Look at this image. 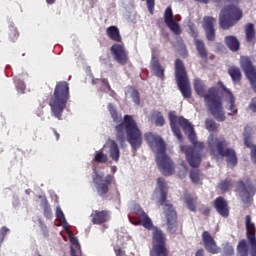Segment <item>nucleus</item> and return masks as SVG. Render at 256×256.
<instances>
[{"instance_id":"obj_1","label":"nucleus","mask_w":256,"mask_h":256,"mask_svg":"<svg viewBox=\"0 0 256 256\" xmlns=\"http://www.w3.org/2000/svg\"><path fill=\"white\" fill-rule=\"evenodd\" d=\"M168 117L171 129L179 141L183 139L179 126L182 127L185 133H188V139L192 146L182 145L180 146V149L182 153L186 155L188 165L193 169H197L203 161V149H205V143L197 141V134L195 133L193 125L189 123V120L183 118V116H176L175 112H169Z\"/></svg>"},{"instance_id":"obj_2","label":"nucleus","mask_w":256,"mask_h":256,"mask_svg":"<svg viewBox=\"0 0 256 256\" xmlns=\"http://www.w3.org/2000/svg\"><path fill=\"white\" fill-rule=\"evenodd\" d=\"M108 111L114 121V123H119L115 127L116 140L120 145L125 143V140L131 145L134 151H137L143 145V134L141 129L137 125L135 119L131 115H124V120L121 114L117 111V108L112 103L108 104Z\"/></svg>"},{"instance_id":"obj_3","label":"nucleus","mask_w":256,"mask_h":256,"mask_svg":"<svg viewBox=\"0 0 256 256\" xmlns=\"http://www.w3.org/2000/svg\"><path fill=\"white\" fill-rule=\"evenodd\" d=\"M135 218H130L132 225H141L144 229L152 231V249L150 250V256H169V249L167 248V235L161 228L153 225V220L145 212L144 209H140L137 212Z\"/></svg>"},{"instance_id":"obj_4","label":"nucleus","mask_w":256,"mask_h":256,"mask_svg":"<svg viewBox=\"0 0 256 256\" xmlns=\"http://www.w3.org/2000/svg\"><path fill=\"white\" fill-rule=\"evenodd\" d=\"M194 91L199 97H203L205 106L210 111L211 115L222 123L225 121V110L223 109V98L219 95V88L210 87L207 91V86L203 80L194 79Z\"/></svg>"},{"instance_id":"obj_5","label":"nucleus","mask_w":256,"mask_h":256,"mask_svg":"<svg viewBox=\"0 0 256 256\" xmlns=\"http://www.w3.org/2000/svg\"><path fill=\"white\" fill-rule=\"evenodd\" d=\"M144 137L151 149H156V163L162 175L165 177L173 175L175 173V163L167 155V145L163 138L151 132L146 133Z\"/></svg>"},{"instance_id":"obj_6","label":"nucleus","mask_w":256,"mask_h":256,"mask_svg":"<svg viewBox=\"0 0 256 256\" xmlns=\"http://www.w3.org/2000/svg\"><path fill=\"white\" fill-rule=\"evenodd\" d=\"M69 97V83L65 81L58 82L49 101L52 117L61 121Z\"/></svg>"},{"instance_id":"obj_7","label":"nucleus","mask_w":256,"mask_h":256,"mask_svg":"<svg viewBox=\"0 0 256 256\" xmlns=\"http://www.w3.org/2000/svg\"><path fill=\"white\" fill-rule=\"evenodd\" d=\"M227 145L229 144L225 138L212 137L208 140V147L210 149L211 155H213V157H217V155L220 157H226L227 163L232 165V167H235L238 163L237 153H235L233 148L225 149Z\"/></svg>"},{"instance_id":"obj_8","label":"nucleus","mask_w":256,"mask_h":256,"mask_svg":"<svg viewBox=\"0 0 256 256\" xmlns=\"http://www.w3.org/2000/svg\"><path fill=\"white\" fill-rule=\"evenodd\" d=\"M243 19V10L239 6L229 4L221 9L219 14V25L221 29L227 31Z\"/></svg>"},{"instance_id":"obj_9","label":"nucleus","mask_w":256,"mask_h":256,"mask_svg":"<svg viewBox=\"0 0 256 256\" xmlns=\"http://www.w3.org/2000/svg\"><path fill=\"white\" fill-rule=\"evenodd\" d=\"M175 79L178 85V89L184 99H191V82H189V76L187 75V70L185 69V64L182 59L175 60Z\"/></svg>"},{"instance_id":"obj_10","label":"nucleus","mask_w":256,"mask_h":256,"mask_svg":"<svg viewBox=\"0 0 256 256\" xmlns=\"http://www.w3.org/2000/svg\"><path fill=\"white\" fill-rule=\"evenodd\" d=\"M115 182V177L113 175L108 174L105 177L101 174H96L93 176V183L96 187L97 193L99 197L105 199L107 197V193H109V187L111 184Z\"/></svg>"},{"instance_id":"obj_11","label":"nucleus","mask_w":256,"mask_h":256,"mask_svg":"<svg viewBox=\"0 0 256 256\" xmlns=\"http://www.w3.org/2000/svg\"><path fill=\"white\" fill-rule=\"evenodd\" d=\"M240 66L243 69L248 81H250L253 89H256V68L250 57H241Z\"/></svg>"},{"instance_id":"obj_12","label":"nucleus","mask_w":256,"mask_h":256,"mask_svg":"<svg viewBox=\"0 0 256 256\" xmlns=\"http://www.w3.org/2000/svg\"><path fill=\"white\" fill-rule=\"evenodd\" d=\"M162 209L167 219V231L171 234L177 233V211H175L173 204H170V206H162Z\"/></svg>"},{"instance_id":"obj_13","label":"nucleus","mask_w":256,"mask_h":256,"mask_svg":"<svg viewBox=\"0 0 256 256\" xmlns=\"http://www.w3.org/2000/svg\"><path fill=\"white\" fill-rule=\"evenodd\" d=\"M150 70L158 79H165V68L159 62V52L155 48L151 50Z\"/></svg>"},{"instance_id":"obj_14","label":"nucleus","mask_w":256,"mask_h":256,"mask_svg":"<svg viewBox=\"0 0 256 256\" xmlns=\"http://www.w3.org/2000/svg\"><path fill=\"white\" fill-rule=\"evenodd\" d=\"M111 55L119 65H127L129 63V56L125 50V46L121 44H114L110 48Z\"/></svg>"},{"instance_id":"obj_15","label":"nucleus","mask_w":256,"mask_h":256,"mask_svg":"<svg viewBox=\"0 0 256 256\" xmlns=\"http://www.w3.org/2000/svg\"><path fill=\"white\" fill-rule=\"evenodd\" d=\"M246 223V235L247 239L251 245V256H256V228L255 223L251 222V216L247 215L245 217Z\"/></svg>"},{"instance_id":"obj_16","label":"nucleus","mask_w":256,"mask_h":256,"mask_svg":"<svg viewBox=\"0 0 256 256\" xmlns=\"http://www.w3.org/2000/svg\"><path fill=\"white\" fill-rule=\"evenodd\" d=\"M164 23L174 35H180L182 33L181 26L173 19V9L171 6H168L164 12Z\"/></svg>"},{"instance_id":"obj_17","label":"nucleus","mask_w":256,"mask_h":256,"mask_svg":"<svg viewBox=\"0 0 256 256\" xmlns=\"http://www.w3.org/2000/svg\"><path fill=\"white\" fill-rule=\"evenodd\" d=\"M157 187L160 191V197L158 198V205L160 207H171L173 205L171 201L167 199L168 191H167V182L165 178H158L157 179Z\"/></svg>"},{"instance_id":"obj_18","label":"nucleus","mask_w":256,"mask_h":256,"mask_svg":"<svg viewBox=\"0 0 256 256\" xmlns=\"http://www.w3.org/2000/svg\"><path fill=\"white\" fill-rule=\"evenodd\" d=\"M215 23H217V19L212 16H205L203 18L202 26L205 31L207 41H215Z\"/></svg>"},{"instance_id":"obj_19","label":"nucleus","mask_w":256,"mask_h":256,"mask_svg":"<svg viewBox=\"0 0 256 256\" xmlns=\"http://www.w3.org/2000/svg\"><path fill=\"white\" fill-rule=\"evenodd\" d=\"M194 37V45L196 47L197 53L203 61H207L209 59V52L207 51V46H205V41L199 39V32L197 30L192 29V34Z\"/></svg>"},{"instance_id":"obj_20","label":"nucleus","mask_w":256,"mask_h":256,"mask_svg":"<svg viewBox=\"0 0 256 256\" xmlns=\"http://www.w3.org/2000/svg\"><path fill=\"white\" fill-rule=\"evenodd\" d=\"M202 241L208 253H212V255H216V253H219V247H217V242H215V238L211 236V233H209V231H204L202 233Z\"/></svg>"},{"instance_id":"obj_21","label":"nucleus","mask_w":256,"mask_h":256,"mask_svg":"<svg viewBox=\"0 0 256 256\" xmlns=\"http://www.w3.org/2000/svg\"><path fill=\"white\" fill-rule=\"evenodd\" d=\"M90 217L93 225H103V223L111 221V212L109 210H94Z\"/></svg>"},{"instance_id":"obj_22","label":"nucleus","mask_w":256,"mask_h":256,"mask_svg":"<svg viewBox=\"0 0 256 256\" xmlns=\"http://www.w3.org/2000/svg\"><path fill=\"white\" fill-rule=\"evenodd\" d=\"M214 208L221 217H229V204L223 196H219L214 200Z\"/></svg>"},{"instance_id":"obj_23","label":"nucleus","mask_w":256,"mask_h":256,"mask_svg":"<svg viewBox=\"0 0 256 256\" xmlns=\"http://www.w3.org/2000/svg\"><path fill=\"white\" fill-rule=\"evenodd\" d=\"M220 85H221V89L226 93V95H228L227 103H229L230 105L228 107V111H231L230 113H228V115H231V116L237 115L239 110L237 109V105H235V96H233V92H231V90L226 88L223 82H220Z\"/></svg>"},{"instance_id":"obj_24","label":"nucleus","mask_w":256,"mask_h":256,"mask_svg":"<svg viewBox=\"0 0 256 256\" xmlns=\"http://www.w3.org/2000/svg\"><path fill=\"white\" fill-rule=\"evenodd\" d=\"M224 43L226 47H228V49L233 53H237V51L241 49V42H239V39L233 35L226 36L224 38Z\"/></svg>"},{"instance_id":"obj_25","label":"nucleus","mask_w":256,"mask_h":256,"mask_svg":"<svg viewBox=\"0 0 256 256\" xmlns=\"http://www.w3.org/2000/svg\"><path fill=\"white\" fill-rule=\"evenodd\" d=\"M109 149L111 159L117 163L121 157V151L119 150V145L115 140H109Z\"/></svg>"},{"instance_id":"obj_26","label":"nucleus","mask_w":256,"mask_h":256,"mask_svg":"<svg viewBox=\"0 0 256 256\" xmlns=\"http://www.w3.org/2000/svg\"><path fill=\"white\" fill-rule=\"evenodd\" d=\"M106 34L111 41L121 43V33L119 32V28L117 26H109L106 29Z\"/></svg>"},{"instance_id":"obj_27","label":"nucleus","mask_w":256,"mask_h":256,"mask_svg":"<svg viewBox=\"0 0 256 256\" xmlns=\"http://www.w3.org/2000/svg\"><path fill=\"white\" fill-rule=\"evenodd\" d=\"M228 75L231 77L233 83H239L243 77V74H241V68L237 66H230L228 68Z\"/></svg>"},{"instance_id":"obj_28","label":"nucleus","mask_w":256,"mask_h":256,"mask_svg":"<svg viewBox=\"0 0 256 256\" xmlns=\"http://www.w3.org/2000/svg\"><path fill=\"white\" fill-rule=\"evenodd\" d=\"M126 95H130L133 103L139 107L141 105V96L139 94V91L133 87H128L126 90Z\"/></svg>"},{"instance_id":"obj_29","label":"nucleus","mask_w":256,"mask_h":256,"mask_svg":"<svg viewBox=\"0 0 256 256\" xmlns=\"http://www.w3.org/2000/svg\"><path fill=\"white\" fill-rule=\"evenodd\" d=\"M245 33L247 43H253L255 41V25L253 23L246 24Z\"/></svg>"},{"instance_id":"obj_30","label":"nucleus","mask_w":256,"mask_h":256,"mask_svg":"<svg viewBox=\"0 0 256 256\" xmlns=\"http://www.w3.org/2000/svg\"><path fill=\"white\" fill-rule=\"evenodd\" d=\"M218 189H220L221 193H227L233 189V180L232 179H224L220 181L218 184Z\"/></svg>"},{"instance_id":"obj_31","label":"nucleus","mask_w":256,"mask_h":256,"mask_svg":"<svg viewBox=\"0 0 256 256\" xmlns=\"http://www.w3.org/2000/svg\"><path fill=\"white\" fill-rule=\"evenodd\" d=\"M41 207L44 211V217H46V219H51L53 217V211L51 210V205H49L47 198L41 200Z\"/></svg>"},{"instance_id":"obj_32","label":"nucleus","mask_w":256,"mask_h":256,"mask_svg":"<svg viewBox=\"0 0 256 256\" xmlns=\"http://www.w3.org/2000/svg\"><path fill=\"white\" fill-rule=\"evenodd\" d=\"M237 252L240 256H249V246H247V240L242 239L238 243Z\"/></svg>"},{"instance_id":"obj_33","label":"nucleus","mask_w":256,"mask_h":256,"mask_svg":"<svg viewBox=\"0 0 256 256\" xmlns=\"http://www.w3.org/2000/svg\"><path fill=\"white\" fill-rule=\"evenodd\" d=\"M185 203H186L189 211H192V213H195L197 211V198L187 196L185 198Z\"/></svg>"},{"instance_id":"obj_34","label":"nucleus","mask_w":256,"mask_h":256,"mask_svg":"<svg viewBox=\"0 0 256 256\" xmlns=\"http://www.w3.org/2000/svg\"><path fill=\"white\" fill-rule=\"evenodd\" d=\"M205 126H206V129L210 133H215V132H217V129H219V126L217 125V122H215V120H213L211 118H207L205 120Z\"/></svg>"},{"instance_id":"obj_35","label":"nucleus","mask_w":256,"mask_h":256,"mask_svg":"<svg viewBox=\"0 0 256 256\" xmlns=\"http://www.w3.org/2000/svg\"><path fill=\"white\" fill-rule=\"evenodd\" d=\"M152 117L155 119V124L158 127H163V125H165V118L163 117V114H161V112L154 111L152 113Z\"/></svg>"},{"instance_id":"obj_36","label":"nucleus","mask_w":256,"mask_h":256,"mask_svg":"<svg viewBox=\"0 0 256 256\" xmlns=\"http://www.w3.org/2000/svg\"><path fill=\"white\" fill-rule=\"evenodd\" d=\"M93 161L95 163H107L109 158L107 157V154L103 153V151H98L96 152Z\"/></svg>"},{"instance_id":"obj_37","label":"nucleus","mask_w":256,"mask_h":256,"mask_svg":"<svg viewBox=\"0 0 256 256\" xmlns=\"http://www.w3.org/2000/svg\"><path fill=\"white\" fill-rule=\"evenodd\" d=\"M190 179L192 183H194L195 185H199V182L201 181V171L199 170L190 171Z\"/></svg>"},{"instance_id":"obj_38","label":"nucleus","mask_w":256,"mask_h":256,"mask_svg":"<svg viewBox=\"0 0 256 256\" xmlns=\"http://www.w3.org/2000/svg\"><path fill=\"white\" fill-rule=\"evenodd\" d=\"M15 87L19 93H25V89H27V86L25 85V82L23 80L16 78L14 79Z\"/></svg>"},{"instance_id":"obj_39","label":"nucleus","mask_w":256,"mask_h":256,"mask_svg":"<svg viewBox=\"0 0 256 256\" xmlns=\"http://www.w3.org/2000/svg\"><path fill=\"white\" fill-rule=\"evenodd\" d=\"M9 37L11 41H17V39L19 38V31L17 30V27L13 25L10 26Z\"/></svg>"},{"instance_id":"obj_40","label":"nucleus","mask_w":256,"mask_h":256,"mask_svg":"<svg viewBox=\"0 0 256 256\" xmlns=\"http://www.w3.org/2000/svg\"><path fill=\"white\" fill-rule=\"evenodd\" d=\"M7 233H9V228H7L6 226H3L0 229V243H3V241H5V237H7Z\"/></svg>"},{"instance_id":"obj_41","label":"nucleus","mask_w":256,"mask_h":256,"mask_svg":"<svg viewBox=\"0 0 256 256\" xmlns=\"http://www.w3.org/2000/svg\"><path fill=\"white\" fill-rule=\"evenodd\" d=\"M146 4H147L149 13L153 15V11H155V0H146Z\"/></svg>"},{"instance_id":"obj_42","label":"nucleus","mask_w":256,"mask_h":256,"mask_svg":"<svg viewBox=\"0 0 256 256\" xmlns=\"http://www.w3.org/2000/svg\"><path fill=\"white\" fill-rule=\"evenodd\" d=\"M200 212L202 213V215H204L205 217H209V215H211V208L209 207H204L200 209Z\"/></svg>"},{"instance_id":"obj_43","label":"nucleus","mask_w":256,"mask_h":256,"mask_svg":"<svg viewBox=\"0 0 256 256\" xmlns=\"http://www.w3.org/2000/svg\"><path fill=\"white\" fill-rule=\"evenodd\" d=\"M249 109H251L253 113H256V97L252 98L249 104Z\"/></svg>"},{"instance_id":"obj_44","label":"nucleus","mask_w":256,"mask_h":256,"mask_svg":"<svg viewBox=\"0 0 256 256\" xmlns=\"http://www.w3.org/2000/svg\"><path fill=\"white\" fill-rule=\"evenodd\" d=\"M56 217L57 219H65V214H63V210H61V208L56 209Z\"/></svg>"},{"instance_id":"obj_45","label":"nucleus","mask_w":256,"mask_h":256,"mask_svg":"<svg viewBox=\"0 0 256 256\" xmlns=\"http://www.w3.org/2000/svg\"><path fill=\"white\" fill-rule=\"evenodd\" d=\"M216 49L217 51H225V45L221 43H216Z\"/></svg>"},{"instance_id":"obj_46","label":"nucleus","mask_w":256,"mask_h":256,"mask_svg":"<svg viewBox=\"0 0 256 256\" xmlns=\"http://www.w3.org/2000/svg\"><path fill=\"white\" fill-rule=\"evenodd\" d=\"M195 256H205V250L199 249L196 251Z\"/></svg>"},{"instance_id":"obj_47","label":"nucleus","mask_w":256,"mask_h":256,"mask_svg":"<svg viewBox=\"0 0 256 256\" xmlns=\"http://www.w3.org/2000/svg\"><path fill=\"white\" fill-rule=\"evenodd\" d=\"M115 253H116L117 256H123V255H125V253L123 252V249H121V248L116 249V250H115Z\"/></svg>"},{"instance_id":"obj_48","label":"nucleus","mask_w":256,"mask_h":256,"mask_svg":"<svg viewBox=\"0 0 256 256\" xmlns=\"http://www.w3.org/2000/svg\"><path fill=\"white\" fill-rule=\"evenodd\" d=\"M42 231L44 237H49V230L47 229V227L42 228Z\"/></svg>"},{"instance_id":"obj_49","label":"nucleus","mask_w":256,"mask_h":256,"mask_svg":"<svg viewBox=\"0 0 256 256\" xmlns=\"http://www.w3.org/2000/svg\"><path fill=\"white\" fill-rule=\"evenodd\" d=\"M70 241L71 243H73V245H77L79 243V241L77 240V238L70 236Z\"/></svg>"},{"instance_id":"obj_50","label":"nucleus","mask_w":256,"mask_h":256,"mask_svg":"<svg viewBox=\"0 0 256 256\" xmlns=\"http://www.w3.org/2000/svg\"><path fill=\"white\" fill-rule=\"evenodd\" d=\"M53 133H54V135L56 137V141H59L60 135L57 133V130L53 129Z\"/></svg>"},{"instance_id":"obj_51","label":"nucleus","mask_w":256,"mask_h":256,"mask_svg":"<svg viewBox=\"0 0 256 256\" xmlns=\"http://www.w3.org/2000/svg\"><path fill=\"white\" fill-rule=\"evenodd\" d=\"M56 0H46L47 5H53Z\"/></svg>"},{"instance_id":"obj_52","label":"nucleus","mask_w":256,"mask_h":256,"mask_svg":"<svg viewBox=\"0 0 256 256\" xmlns=\"http://www.w3.org/2000/svg\"><path fill=\"white\" fill-rule=\"evenodd\" d=\"M228 3H239V0H226Z\"/></svg>"},{"instance_id":"obj_53","label":"nucleus","mask_w":256,"mask_h":256,"mask_svg":"<svg viewBox=\"0 0 256 256\" xmlns=\"http://www.w3.org/2000/svg\"><path fill=\"white\" fill-rule=\"evenodd\" d=\"M199 1V3H209V0H196Z\"/></svg>"},{"instance_id":"obj_54","label":"nucleus","mask_w":256,"mask_h":256,"mask_svg":"<svg viewBox=\"0 0 256 256\" xmlns=\"http://www.w3.org/2000/svg\"><path fill=\"white\" fill-rule=\"evenodd\" d=\"M239 185L245 189V182L240 181V182H239Z\"/></svg>"},{"instance_id":"obj_55","label":"nucleus","mask_w":256,"mask_h":256,"mask_svg":"<svg viewBox=\"0 0 256 256\" xmlns=\"http://www.w3.org/2000/svg\"><path fill=\"white\" fill-rule=\"evenodd\" d=\"M71 256H78L77 254H75V250L74 249L71 250Z\"/></svg>"},{"instance_id":"obj_56","label":"nucleus","mask_w":256,"mask_h":256,"mask_svg":"<svg viewBox=\"0 0 256 256\" xmlns=\"http://www.w3.org/2000/svg\"><path fill=\"white\" fill-rule=\"evenodd\" d=\"M229 253H230V255H233V248L229 249Z\"/></svg>"},{"instance_id":"obj_57","label":"nucleus","mask_w":256,"mask_h":256,"mask_svg":"<svg viewBox=\"0 0 256 256\" xmlns=\"http://www.w3.org/2000/svg\"><path fill=\"white\" fill-rule=\"evenodd\" d=\"M214 3H221V0H213Z\"/></svg>"},{"instance_id":"obj_58","label":"nucleus","mask_w":256,"mask_h":256,"mask_svg":"<svg viewBox=\"0 0 256 256\" xmlns=\"http://www.w3.org/2000/svg\"><path fill=\"white\" fill-rule=\"evenodd\" d=\"M108 89H111V85H109V82H107Z\"/></svg>"},{"instance_id":"obj_59","label":"nucleus","mask_w":256,"mask_h":256,"mask_svg":"<svg viewBox=\"0 0 256 256\" xmlns=\"http://www.w3.org/2000/svg\"><path fill=\"white\" fill-rule=\"evenodd\" d=\"M179 1H183V0H179Z\"/></svg>"}]
</instances>
